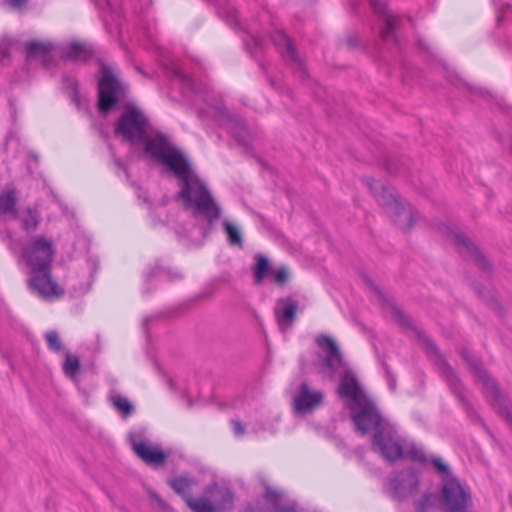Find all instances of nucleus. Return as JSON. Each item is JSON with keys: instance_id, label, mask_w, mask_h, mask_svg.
I'll return each mask as SVG.
<instances>
[{"instance_id": "f257e3e1", "label": "nucleus", "mask_w": 512, "mask_h": 512, "mask_svg": "<svg viewBox=\"0 0 512 512\" xmlns=\"http://www.w3.org/2000/svg\"><path fill=\"white\" fill-rule=\"evenodd\" d=\"M147 150L154 160L166 166L177 178L178 197L194 217L203 218L212 227L221 216V207L207 184L197 175L186 155L177 147H169L163 138L150 142Z\"/></svg>"}, {"instance_id": "f03ea898", "label": "nucleus", "mask_w": 512, "mask_h": 512, "mask_svg": "<svg viewBox=\"0 0 512 512\" xmlns=\"http://www.w3.org/2000/svg\"><path fill=\"white\" fill-rule=\"evenodd\" d=\"M351 419L362 435L373 434L372 449L386 461H393L403 454L402 436L394 426L384 421L375 402L368 398L358 404H349Z\"/></svg>"}, {"instance_id": "7ed1b4c3", "label": "nucleus", "mask_w": 512, "mask_h": 512, "mask_svg": "<svg viewBox=\"0 0 512 512\" xmlns=\"http://www.w3.org/2000/svg\"><path fill=\"white\" fill-rule=\"evenodd\" d=\"M166 70L170 77L179 81L184 93L194 95L216 111L220 125L223 126L240 145H249L250 133L247 126L240 116L229 112L223 103L221 94L216 93L214 88L206 83L197 84L192 78L186 75L175 62H171L167 65Z\"/></svg>"}, {"instance_id": "20e7f679", "label": "nucleus", "mask_w": 512, "mask_h": 512, "mask_svg": "<svg viewBox=\"0 0 512 512\" xmlns=\"http://www.w3.org/2000/svg\"><path fill=\"white\" fill-rule=\"evenodd\" d=\"M316 343L325 352L319 363L322 373L331 379L336 375L342 376L338 387L340 396L349 400L350 404H358L368 399L355 374L348 369L337 343L327 335L317 336Z\"/></svg>"}, {"instance_id": "39448f33", "label": "nucleus", "mask_w": 512, "mask_h": 512, "mask_svg": "<svg viewBox=\"0 0 512 512\" xmlns=\"http://www.w3.org/2000/svg\"><path fill=\"white\" fill-rule=\"evenodd\" d=\"M365 282L367 283V285H369L371 290L377 296L379 304L383 308L389 309L393 320L396 321L402 327L409 329L414 333V335L423 345V348L425 349L426 353L430 357L434 358V361L437 364L438 369L440 370L442 376L445 378L447 384L449 385L453 393L459 399H463L462 381L460 380L454 369L441 357L434 342L431 339H429L428 336L423 331L416 328L410 317L405 315L400 308L391 303L382 294V292L373 283H371V281L368 278H365Z\"/></svg>"}, {"instance_id": "423d86ee", "label": "nucleus", "mask_w": 512, "mask_h": 512, "mask_svg": "<svg viewBox=\"0 0 512 512\" xmlns=\"http://www.w3.org/2000/svg\"><path fill=\"white\" fill-rule=\"evenodd\" d=\"M0 241L13 253H19L30 271H45L51 268L55 254L52 239L38 235L22 242L11 229H0Z\"/></svg>"}, {"instance_id": "0eeeda50", "label": "nucleus", "mask_w": 512, "mask_h": 512, "mask_svg": "<svg viewBox=\"0 0 512 512\" xmlns=\"http://www.w3.org/2000/svg\"><path fill=\"white\" fill-rule=\"evenodd\" d=\"M148 133L149 120L145 113L134 104L126 105L115 126L117 136L131 143H144V151L152 159L154 156L147 150V147L155 139L163 138L169 147H175L167 135L156 132L149 136Z\"/></svg>"}, {"instance_id": "6e6552de", "label": "nucleus", "mask_w": 512, "mask_h": 512, "mask_svg": "<svg viewBox=\"0 0 512 512\" xmlns=\"http://www.w3.org/2000/svg\"><path fill=\"white\" fill-rule=\"evenodd\" d=\"M431 464L441 476L442 502L447 512H468L471 495L465 485L454 476L448 464L439 456H433Z\"/></svg>"}, {"instance_id": "1a4fd4ad", "label": "nucleus", "mask_w": 512, "mask_h": 512, "mask_svg": "<svg viewBox=\"0 0 512 512\" xmlns=\"http://www.w3.org/2000/svg\"><path fill=\"white\" fill-rule=\"evenodd\" d=\"M364 182L371 191L377 203L385 207L392 221L403 230L411 229L415 224V211L411 205H404L391 187L385 186L373 178H365Z\"/></svg>"}, {"instance_id": "9d476101", "label": "nucleus", "mask_w": 512, "mask_h": 512, "mask_svg": "<svg viewBox=\"0 0 512 512\" xmlns=\"http://www.w3.org/2000/svg\"><path fill=\"white\" fill-rule=\"evenodd\" d=\"M461 357L469 365L477 380L481 382L483 392L488 401L497 409L498 414L512 426V410L509 408L508 400L500 392L488 372L483 368L482 363L467 350L461 351Z\"/></svg>"}, {"instance_id": "9b49d317", "label": "nucleus", "mask_w": 512, "mask_h": 512, "mask_svg": "<svg viewBox=\"0 0 512 512\" xmlns=\"http://www.w3.org/2000/svg\"><path fill=\"white\" fill-rule=\"evenodd\" d=\"M125 86L114 75L113 70L102 64L98 83V108L102 114H108L125 95Z\"/></svg>"}, {"instance_id": "f8f14e48", "label": "nucleus", "mask_w": 512, "mask_h": 512, "mask_svg": "<svg viewBox=\"0 0 512 512\" xmlns=\"http://www.w3.org/2000/svg\"><path fill=\"white\" fill-rule=\"evenodd\" d=\"M271 41L293 71L300 77H305L307 74L305 63L298 55L290 38L283 31H275L271 34Z\"/></svg>"}, {"instance_id": "ddd939ff", "label": "nucleus", "mask_w": 512, "mask_h": 512, "mask_svg": "<svg viewBox=\"0 0 512 512\" xmlns=\"http://www.w3.org/2000/svg\"><path fill=\"white\" fill-rule=\"evenodd\" d=\"M324 394L320 390H311L305 382L298 387L293 397L294 411L298 415H306L313 412L323 404Z\"/></svg>"}, {"instance_id": "4468645a", "label": "nucleus", "mask_w": 512, "mask_h": 512, "mask_svg": "<svg viewBox=\"0 0 512 512\" xmlns=\"http://www.w3.org/2000/svg\"><path fill=\"white\" fill-rule=\"evenodd\" d=\"M373 11L383 20L385 28L381 31L380 36L384 41L392 40L396 45L399 39L396 30L399 26L400 18L392 14L387 8L386 0H369Z\"/></svg>"}, {"instance_id": "2eb2a0df", "label": "nucleus", "mask_w": 512, "mask_h": 512, "mask_svg": "<svg viewBox=\"0 0 512 512\" xmlns=\"http://www.w3.org/2000/svg\"><path fill=\"white\" fill-rule=\"evenodd\" d=\"M419 487V478L413 471L401 472L389 481L388 488L393 498L406 499L415 494Z\"/></svg>"}, {"instance_id": "dca6fc26", "label": "nucleus", "mask_w": 512, "mask_h": 512, "mask_svg": "<svg viewBox=\"0 0 512 512\" xmlns=\"http://www.w3.org/2000/svg\"><path fill=\"white\" fill-rule=\"evenodd\" d=\"M447 233L451 236L454 243L460 247V253L464 256L471 257L475 264L483 269L488 270L490 264L484 255L478 250L475 244L467 238L463 233L457 231L455 228L446 226Z\"/></svg>"}, {"instance_id": "f3484780", "label": "nucleus", "mask_w": 512, "mask_h": 512, "mask_svg": "<svg viewBox=\"0 0 512 512\" xmlns=\"http://www.w3.org/2000/svg\"><path fill=\"white\" fill-rule=\"evenodd\" d=\"M32 277L29 279L30 288L39 296L48 298L59 296L62 290L58 284L52 279L51 268L45 271H30Z\"/></svg>"}, {"instance_id": "a211bd4d", "label": "nucleus", "mask_w": 512, "mask_h": 512, "mask_svg": "<svg viewBox=\"0 0 512 512\" xmlns=\"http://www.w3.org/2000/svg\"><path fill=\"white\" fill-rule=\"evenodd\" d=\"M298 302L292 297L281 298L275 308V317L281 331L290 328L296 320Z\"/></svg>"}, {"instance_id": "6ab92c4d", "label": "nucleus", "mask_w": 512, "mask_h": 512, "mask_svg": "<svg viewBox=\"0 0 512 512\" xmlns=\"http://www.w3.org/2000/svg\"><path fill=\"white\" fill-rule=\"evenodd\" d=\"M132 446L136 455L150 466L162 465L168 457L159 447L144 441L134 442Z\"/></svg>"}, {"instance_id": "aec40b11", "label": "nucleus", "mask_w": 512, "mask_h": 512, "mask_svg": "<svg viewBox=\"0 0 512 512\" xmlns=\"http://www.w3.org/2000/svg\"><path fill=\"white\" fill-rule=\"evenodd\" d=\"M17 202L18 193L14 188L5 187L0 192V229L2 231L8 229L5 226L6 219L16 215Z\"/></svg>"}, {"instance_id": "412c9836", "label": "nucleus", "mask_w": 512, "mask_h": 512, "mask_svg": "<svg viewBox=\"0 0 512 512\" xmlns=\"http://www.w3.org/2000/svg\"><path fill=\"white\" fill-rule=\"evenodd\" d=\"M206 491L213 498L216 512H224L233 507L234 494L230 488L213 483L208 485Z\"/></svg>"}, {"instance_id": "4be33fe9", "label": "nucleus", "mask_w": 512, "mask_h": 512, "mask_svg": "<svg viewBox=\"0 0 512 512\" xmlns=\"http://www.w3.org/2000/svg\"><path fill=\"white\" fill-rule=\"evenodd\" d=\"M93 56V50L90 45L84 42H71L62 48V57L64 60L85 63Z\"/></svg>"}, {"instance_id": "5701e85b", "label": "nucleus", "mask_w": 512, "mask_h": 512, "mask_svg": "<svg viewBox=\"0 0 512 512\" xmlns=\"http://www.w3.org/2000/svg\"><path fill=\"white\" fill-rule=\"evenodd\" d=\"M12 219L18 220L21 229L27 234L35 232L41 222L39 211L32 207H27L22 212L17 209L16 215H13Z\"/></svg>"}, {"instance_id": "b1692460", "label": "nucleus", "mask_w": 512, "mask_h": 512, "mask_svg": "<svg viewBox=\"0 0 512 512\" xmlns=\"http://www.w3.org/2000/svg\"><path fill=\"white\" fill-rule=\"evenodd\" d=\"M53 45L48 42L30 41L26 44L27 59L39 58L48 61Z\"/></svg>"}, {"instance_id": "393cba45", "label": "nucleus", "mask_w": 512, "mask_h": 512, "mask_svg": "<svg viewBox=\"0 0 512 512\" xmlns=\"http://www.w3.org/2000/svg\"><path fill=\"white\" fill-rule=\"evenodd\" d=\"M402 441H403V454H402V456L397 457L393 462H395L398 459L407 458V459H410L413 462H418V463H421V464H426L428 462L431 463V460H428V458L426 456V453L423 450V448L418 447L414 443H411L409 445V447H407L405 445V440L403 438H402ZM432 458L433 457H431L430 459H432Z\"/></svg>"}, {"instance_id": "a878e982", "label": "nucleus", "mask_w": 512, "mask_h": 512, "mask_svg": "<svg viewBox=\"0 0 512 512\" xmlns=\"http://www.w3.org/2000/svg\"><path fill=\"white\" fill-rule=\"evenodd\" d=\"M167 484L179 495H181L186 502V497H191L189 495V490L195 484V480L193 478L187 476H179L170 478L167 480Z\"/></svg>"}, {"instance_id": "bb28decb", "label": "nucleus", "mask_w": 512, "mask_h": 512, "mask_svg": "<svg viewBox=\"0 0 512 512\" xmlns=\"http://www.w3.org/2000/svg\"><path fill=\"white\" fill-rule=\"evenodd\" d=\"M154 278L158 281L174 280L180 278V274L169 267L156 263L154 267L146 273L147 280H152Z\"/></svg>"}, {"instance_id": "cd10ccee", "label": "nucleus", "mask_w": 512, "mask_h": 512, "mask_svg": "<svg viewBox=\"0 0 512 512\" xmlns=\"http://www.w3.org/2000/svg\"><path fill=\"white\" fill-rule=\"evenodd\" d=\"M224 231L227 235V240L230 246L243 248V238L240 229L232 222L224 219L222 221Z\"/></svg>"}, {"instance_id": "c85d7f7f", "label": "nucleus", "mask_w": 512, "mask_h": 512, "mask_svg": "<svg viewBox=\"0 0 512 512\" xmlns=\"http://www.w3.org/2000/svg\"><path fill=\"white\" fill-rule=\"evenodd\" d=\"M219 15L229 26L239 30L244 29L239 21L238 11L233 5L227 4L219 8Z\"/></svg>"}, {"instance_id": "c756f323", "label": "nucleus", "mask_w": 512, "mask_h": 512, "mask_svg": "<svg viewBox=\"0 0 512 512\" xmlns=\"http://www.w3.org/2000/svg\"><path fill=\"white\" fill-rule=\"evenodd\" d=\"M185 503L193 512H216L215 506L209 499L186 497Z\"/></svg>"}, {"instance_id": "7c9ffc66", "label": "nucleus", "mask_w": 512, "mask_h": 512, "mask_svg": "<svg viewBox=\"0 0 512 512\" xmlns=\"http://www.w3.org/2000/svg\"><path fill=\"white\" fill-rule=\"evenodd\" d=\"M269 270H270V264H269L268 259L262 255L256 256V263L253 268V275L255 278V283L261 284Z\"/></svg>"}, {"instance_id": "2f4dec72", "label": "nucleus", "mask_w": 512, "mask_h": 512, "mask_svg": "<svg viewBox=\"0 0 512 512\" xmlns=\"http://www.w3.org/2000/svg\"><path fill=\"white\" fill-rule=\"evenodd\" d=\"M80 367V361L77 356L71 354L66 355L63 363V372L67 377L74 379L80 371Z\"/></svg>"}, {"instance_id": "473e14b6", "label": "nucleus", "mask_w": 512, "mask_h": 512, "mask_svg": "<svg viewBox=\"0 0 512 512\" xmlns=\"http://www.w3.org/2000/svg\"><path fill=\"white\" fill-rule=\"evenodd\" d=\"M113 406L120 412L124 417H128L134 411L133 405L129 402L126 397L121 395H114L111 397Z\"/></svg>"}, {"instance_id": "72a5a7b5", "label": "nucleus", "mask_w": 512, "mask_h": 512, "mask_svg": "<svg viewBox=\"0 0 512 512\" xmlns=\"http://www.w3.org/2000/svg\"><path fill=\"white\" fill-rule=\"evenodd\" d=\"M263 41L264 39L262 35L248 32L246 38L244 39V45L246 49L249 50L251 55L255 56L257 49H262Z\"/></svg>"}, {"instance_id": "f704fd0d", "label": "nucleus", "mask_w": 512, "mask_h": 512, "mask_svg": "<svg viewBox=\"0 0 512 512\" xmlns=\"http://www.w3.org/2000/svg\"><path fill=\"white\" fill-rule=\"evenodd\" d=\"M44 337L46 339V342H47V345H48V348L55 352V353H59L61 351H63V344H62V341L59 337V334L58 332L56 331H48L44 334Z\"/></svg>"}, {"instance_id": "c9c22d12", "label": "nucleus", "mask_w": 512, "mask_h": 512, "mask_svg": "<svg viewBox=\"0 0 512 512\" xmlns=\"http://www.w3.org/2000/svg\"><path fill=\"white\" fill-rule=\"evenodd\" d=\"M265 500L270 503L276 512L279 507H282L283 505L280 504L282 494L281 492L266 486L265 487V493H264Z\"/></svg>"}, {"instance_id": "e433bc0d", "label": "nucleus", "mask_w": 512, "mask_h": 512, "mask_svg": "<svg viewBox=\"0 0 512 512\" xmlns=\"http://www.w3.org/2000/svg\"><path fill=\"white\" fill-rule=\"evenodd\" d=\"M435 496L432 493H425L415 504L416 512H427L434 505Z\"/></svg>"}, {"instance_id": "4c0bfd02", "label": "nucleus", "mask_w": 512, "mask_h": 512, "mask_svg": "<svg viewBox=\"0 0 512 512\" xmlns=\"http://www.w3.org/2000/svg\"><path fill=\"white\" fill-rule=\"evenodd\" d=\"M62 84L63 87L72 94L73 101L78 102L79 93L76 81L71 77L64 76Z\"/></svg>"}, {"instance_id": "58836bf2", "label": "nucleus", "mask_w": 512, "mask_h": 512, "mask_svg": "<svg viewBox=\"0 0 512 512\" xmlns=\"http://www.w3.org/2000/svg\"><path fill=\"white\" fill-rule=\"evenodd\" d=\"M274 281L277 284H284L289 277V273L286 267L282 266L273 271Z\"/></svg>"}, {"instance_id": "ea45409f", "label": "nucleus", "mask_w": 512, "mask_h": 512, "mask_svg": "<svg viewBox=\"0 0 512 512\" xmlns=\"http://www.w3.org/2000/svg\"><path fill=\"white\" fill-rule=\"evenodd\" d=\"M382 366L384 369V373H385V377H386L389 389L391 391H395L396 384H397L396 377L393 375V373L387 363H382Z\"/></svg>"}, {"instance_id": "a19ab883", "label": "nucleus", "mask_w": 512, "mask_h": 512, "mask_svg": "<svg viewBox=\"0 0 512 512\" xmlns=\"http://www.w3.org/2000/svg\"><path fill=\"white\" fill-rule=\"evenodd\" d=\"M231 426L236 437H241L245 433V425L239 419H232Z\"/></svg>"}, {"instance_id": "79ce46f5", "label": "nucleus", "mask_w": 512, "mask_h": 512, "mask_svg": "<svg viewBox=\"0 0 512 512\" xmlns=\"http://www.w3.org/2000/svg\"><path fill=\"white\" fill-rule=\"evenodd\" d=\"M30 0H6V4L14 10L22 11L27 6Z\"/></svg>"}, {"instance_id": "37998d69", "label": "nucleus", "mask_w": 512, "mask_h": 512, "mask_svg": "<svg viewBox=\"0 0 512 512\" xmlns=\"http://www.w3.org/2000/svg\"><path fill=\"white\" fill-rule=\"evenodd\" d=\"M149 496L151 498V500L162 510H166L168 508V505L167 503L164 501V499L159 495L157 494L156 492L154 491H150L149 492Z\"/></svg>"}, {"instance_id": "c03bdc74", "label": "nucleus", "mask_w": 512, "mask_h": 512, "mask_svg": "<svg viewBox=\"0 0 512 512\" xmlns=\"http://www.w3.org/2000/svg\"><path fill=\"white\" fill-rule=\"evenodd\" d=\"M9 58V48L5 43L0 44V63H4Z\"/></svg>"}, {"instance_id": "a18cd8bd", "label": "nucleus", "mask_w": 512, "mask_h": 512, "mask_svg": "<svg viewBox=\"0 0 512 512\" xmlns=\"http://www.w3.org/2000/svg\"><path fill=\"white\" fill-rule=\"evenodd\" d=\"M510 11H512L511 5H506L501 11H499L496 17L497 23L501 24V22L504 20L505 15Z\"/></svg>"}, {"instance_id": "49530a36", "label": "nucleus", "mask_w": 512, "mask_h": 512, "mask_svg": "<svg viewBox=\"0 0 512 512\" xmlns=\"http://www.w3.org/2000/svg\"><path fill=\"white\" fill-rule=\"evenodd\" d=\"M468 89L469 91L472 93V94H478L479 96L481 97H487L489 96V92L486 91L485 89L483 88H477V87H472V86H468Z\"/></svg>"}, {"instance_id": "de8ad7c7", "label": "nucleus", "mask_w": 512, "mask_h": 512, "mask_svg": "<svg viewBox=\"0 0 512 512\" xmlns=\"http://www.w3.org/2000/svg\"><path fill=\"white\" fill-rule=\"evenodd\" d=\"M276 512H298L295 503L285 504L279 507Z\"/></svg>"}, {"instance_id": "09e8293b", "label": "nucleus", "mask_w": 512, "mask_h": 512, "mask_svg": "<svg viewBox=\"0 0 512 512\" xmlns=\"http://www.w3.org/2000/svg\"><path fill=\"white\" fill-rule=\"evenodd\" d=\"M113 162H114V164H115V166H116L117 168H119V169H121V170H123V171L125 172V174H126V176H127V178H128V177H129V172H128V169H127V167H126L125 163H124V162H122V161H121L120 159H118V158H114Z\"/></svg>"}, {"instance_id": "8fccbe9b", "label": "nucleus", "mask_w": 512, "mask_h": 512, "mask_svg": "<svg viewBox=\"0 0 512 512\" xmlns=\"http://www.w3.org/2000/svg\"><path fill=\"white\" fill-rule=\"evenodd\" d=\"M386 169H387L388 173H390V174H396V173L400 172L399 169L397 167H394V164L391 162L386 164Z\"/></svg>"}, {"instance_id": "3c124183", "label": "nucleus", "mask_w": 512, "mask_h": 512, "mask_svg": "<svg viewBox=\"0 0 512 512\" xmlns=\"http://www.w3.org/2000/svg\"><path fill=\"white\" fill-rule=\"evenodd\" d=\"M137 195L139 198H143L144 202H148L147 192L145 190H143L142 188H140V187L138 188Z\"/></svg>"}, {"instance_id": "603ef678", "label": "nucleus", "mask_w": 512, "mask_h": 512, "mask_svg": "<svg viewBox=\"0 0 512 512\" xmlns=\"http://www.w3.org/2000/svg\"><path fill=\"white\" fill-rule=\"evenodd\" d=\"M96 5L100 8H103L104 5L110 7L111 3L110 0H94Z\"/></svg>"}, {"instance_id": "864d4df0", "label": "nucleus", "mask_w": 512, "mask_h": 512, "mask_svg": "<svg viewBox=\"0 0 512 512\" xmlns=\"http://www.w3.org/2000/svg\"><path fill=\"white\" fill-rule=\"evenodd\" d=\"M416 45L423 51H427L426 45L424 44L422 39H418L416 41Z\"/></svg>"}, {"instance_id": "5fc2aeb1", "label": "nucleus", "mask_w": 512, "mask_h": 512, "mask_svg": "<svg viewBox=\"0 0 512 512\" xmlns=\"http://www.w3.org/2000/svg\"><path fill=\"white\" fill-rule=\"evenodd\" d=\"M10 105H11V108L13 109V113H12L11 117L13 120H15L16 111H15V107H14V102L12 100L10 101Z\"/></svg>"}, {"instance_id": "6e6d98bb", "label": "nucleus", "mask_w": 512, "mask_h": 512, "mask_svg": "<svg viewBox=\"0 0 512 512\" xmlns=\"http://www.w3.org/2000/svg\"><path fill=\"white\" fill-rule=\"evenodd\" d=\"M88 263L91 264V266H94L96 264V260L94 259H89L88 260Z\"/></svg>"}, {"instance_id": "4d7b16f0", "label": "nucleus", "mask_w": 512, "mask_h": 512, "mask_svg": "<svg viewBox=\"0 0 512 512\" xmlns=\"http://www.w3.org/2000/svg\"><path fill=\"white\" fill-rule=\"evenodd\" d=\"M270 84H271L273 87H275V83H274V81H273V80H270Z\"/></svg>"}]
</instances>
